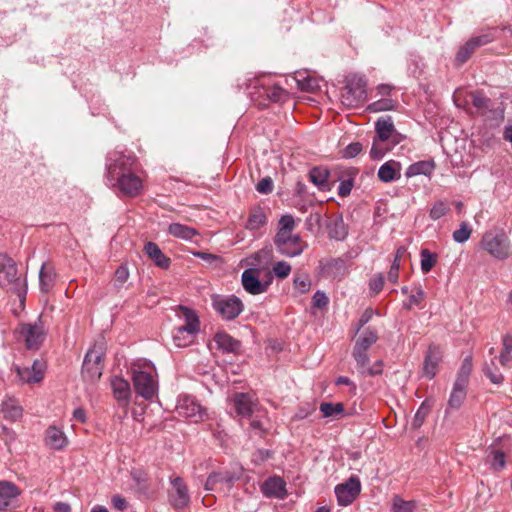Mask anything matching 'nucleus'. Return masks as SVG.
<instances>
[{
    "mask_svg": "<svg viewBox=\"0 0 512 512\" xmlns=\"http://www.w3.org/2000/svg\"><path fill=\"white\" fill-rule=\"evenodd\" d=\"M498 39V30L497 27L488 28L482 30L479 34L474 35L470 38V40L475 44L477 48L485 46L489 43Z\"/></svg>",
    "mask_w": 512,
    "mask_h": 512,
    "instance_id": "obj_34",
    "label": "nucleus"
},
{
    "mask_svg": "<svg viewBox=\"0 0 512 512\" xmlns=\"http://www.w3.org/2000/svg\"><path fill=\"white\" fill-rule=\"evenodd\" d=\"M377 175L384 183L396 181L401 177V164L397 161L389 160L380 166Z\"/></svg>",
    "mask_w": 512,
    "mask_h": 512,
    "instance_id": "obj_22",
    "label": "nucleus"
},
{
    "mask_svg": "<svg viewBox=\"0 0 512 512\" xmlns=\"http://www.w3.org/2000/svg\"><path fill=\"white\" fill-rule=\"evenodd\" d=\"M172 492L170 493V503L175 509H182L190 503L188 487L181 477H176L171 481Z\"/></svg>",
    "mask_w": 512,
    "mask_h": 512,
    "instance_id": "obj_15",
    "label": "nucleus"
},
{
    "mask_svg": "<svg viewBox=\"0 0 512 512\" xmlns=\"http://www.w3.org/2000/svg\"><path fill=\"white\" fill-rule=\"evenodd\" d=\"M471 102L479 115H486L493 110V102L483 91H475L470 94Z\"/></svg>",
    "mask_w": 512,
    "mask_h": 512,
    "instance_id": "obj_28",
    "label": "nucleus"
},
{
    "mask_svg": "<svg viewBox=\"0 0 512 512\" xmlns=\"http://www.w3.org/2000/svg\"><path fill=\"white\" fill-rule=\"evenodd\" d=\"M238 479L239 476L231 471L214 472L208 476L204 488L207 491H213L218 484H226L228 489H230Z\"/></svg>",
    "mask_w": 512,
    "mask_h": 512,
    "instance_id": "obj_19",
    "label": "nucleus"
},
{
    "mask_svg": "<svg viewBox=\"0 0 512 512\" xmlns=\"http://www.w3.org/2000/svg\"><path fill=\"white\" fill-rule=\"evenodd\" d=\"M442 349L434 344L428 347L423 363V375L428 379H432L438 372V365L442 360Z\"/></svg>",
    "mask_w": 512,
    "mask_h": 512,
    "instance_id": "obj_16",
    "label": "nucleus"
},
{
    "mask_svg": "<svg viewBox=\"0 0 512 512\" xmlns=\"http://www.w3.org/2000/svg\"><path fill=\"white\" fill-rule=\"evenodd\" d=\"M329 170L325 167H314L309 171V180L321 191H330Z\"/></svg>",
    "mask_w": 512,
    "mask_h": 512,
    "instance_id": "obj_26",
    "label": "nucleus"
},
{
    "mask_svg": "<svg viewBox=\"0 0 512 512\" xmlns=\"http://www.w3.org/2000/svg\"><path fill=\"white\" fill-rule=\"evenodd\" d=\"M168 232H169V234H171L177 238H181V239H185V240H190L197 234L195 229H193L189 226L180 224V223L170 224L168 227Z\"/></svg>",
    "mask_w": 512,
    "mask_h": 512,
    "instance_id": "obj_37",
    "label": "nucleus"
},
{
    "mask_svg": "<svg viewBox=\"0 0 512 512\" xmlns=\"http://www.w3.org/2000/svg\"><path fill=\"white\" fill-rule=\"evenodd\" d=\"M502 345L499 361L503 367H510L512 363V336L509 334L504 335Z\"/></svg>",
    "mask_w": 512,
    "mask_h": 512,
    "instance_id": "obj_38",
    "label": "nucleus"
},
{
    "mask_svg": "<svg viewBox=\"0 0 512 512\" xmlns=\"http://www.w3.org/2000/svg\"><path fill=\"white\" fill-rule=\"evenodd\" d=\"M129 277V271L126 265H121L115 271V283L116 285H123Z\"/></svg>",
    "mask_w": 512,
    "mask_h": 512,
    "instance_id": "obj_60",
    "label": "nucleus"
},
{
    "mask_svg": "<svg viewBox=\"0 0 512 512\" xmlns=\"http://www.w3.org/2000/svg\"><path fill=\"white\" fill-rule=\"evenodd\" d=\"M362 150L363 146L360 142H353L343 149L342 156L346 159L354 158L359 155Z\"/></svg>",
    "mask_w": 512,
    "mask_h": 512,
    "instance_id": "obj_53",
    "label": "nucleus"
},
{
    "mask_svg": "<svg viewBox=\"0 0 512 512\" xmlns=\"http://www.w3.org/2000/svg\"><path fill=\"white\" fill-rule=\"evenodd\" d=\"M195 336L196 334L190 332L186 335L185 328L176 327L173 330V340L175 345L178 347H187L193 342Z\"/></svg>",
    "mask_w": 512,
    "mask_h": 512,
    "instance_id": "obj_45",
    "label": "nucleus"
},
{
    "mask_svg": "<svg viewBox=\"0 0 512 512\" xmlns=\"http://www.w3.org/2000/svg\"><path fill=\"white\" fill-rule=\"evenodd\" d=\"M0 287L16 295L21 302L27 293L25 272L14 258H0Z\"/></svg>",
    "mask_w": 512,
    "mask_h": 512,
    "instance_id": "obj_3",
    "label": "nucleus"
},
{
    "mask_svg": "<svg viewBox=\"0 0 512 512\" xmlns=\"http://www.w3.org/2000/svg\"><path fill=\"white\" fill-rule=\"evenodd\" d=\"M294 286L300 293H306L309 291L311 286V281L309 276L307 275H297L294 278Z\"/></svg>",
    "mask_w": 512,
    "mask_h": 512,
    "instance_id": "obj_54",
    "label": "nucleus"
},
{
    "mask_svg": "<svg viewBox=\"0 0 512 512\" xmlns=\"http://www.w3.org/2000/svg\"><path fill=\"white\" fill-rule=\"evenodd\" d=\"M399 269H400L399 258H394V261L391 264V267H390V270H389L388 276H387L389 282L395 284L398 281Z\"/></svg>",
    "mask_w": 512,
    "mask_h": 512,
    "instance_id": "obj_61",
    "label": "nucleus"
},
{
    "mask_svg": "<svg viewBox=\"0 0 512 512\" xmlns=\"http://www.w3.org/2000/svg\"><path fill=\"white\" fill-rule=\"evenodd\" d=\"M392 144L389 142H382L375 138L370 150V157L372 160H381L385 154L392 148Z\"/></svg>",
    "mask_w": 512,
    "mask_h": 512,
    "instance_id": "obj_43",
    "label": "nucleus"
},
{
    "mask_svg": "<svg viewBox=\"0 0 512 512\" xmlns=\"http://www.w3.org/2000/svg\"><path fill=\"white\" fill-rule=\"evenodd\" d=\"M448 210H449V207L446 202L438 201L432 206V208L430 210V213H429L430 218L433 220H438V219L442 218L443 216H445L446 213L448 212Z\"/></svg>",
    "mask_w": 512,
    "mask_h": 512,
    "instance_id": "obj_52",
    "label": "nucleus"
},
{
    "mask_svg": "<svg viewBox=\"0 0 512 512\" xmlns=\"http://www.w3.org/2000/svg\"><path fill=\"white\" fill-rule=\"evenodd\" d=\"M478 48L475 46V44L469 39L467 40L462 46H460L456 56L455 61L457 65H462L473 55V53Z\"/></svg>",
    "mask_w": 512,
    "mask_h": 512,
    "instance_id": "obj_42",
    "label": "nucleus"
},
{
    "mask_svg": "<svg viewBox=\"0 0 512 512\" xmlns=\"http://www.w3.org/2000/svg\"><path fill=\"white\" fill-rule=\"evenodd\" d=\"M397 101L391 98H382L377 101L370 103L367 106V110L372 113L391 111L397 108Z\"/></svg>",
    "mask_w": 512,
    "mask_h": 512,
    "instance_id": "obj_40",
    "label": "nucleus"
},
{
    "mask_svg": "<svg viewBox=\"0 0 512 512\" xmlns=\"http://www.w3.org/2000/svg\"><path fill=\"white\" fill-rule=\"evenodd\" d=\"M14 370L22 384H36L44 379L46 364L44 361L36 359L31 367L16 365Z\"/></svg>",
    "mask_w": 512,
    "mask_h": 512,
    "instance_id": "obj_12",
    "label": "nucleus"
},
{
    "mask_svg": "<svg viewBox=\"0 0 512 512\" xmlns=\"http://www.w3.org/2000/svg\"><path fill=\"white\" fill-rule=\"evenodd\" d=\"M353 357L357 363V369L361 374H368L370 376L381 374L380 369L368 368L369 358L367 351L353 348Z\"/></svg>",
    "mask_w": 512,
    "mask_h": 512,
    "instance_id": "obj_29",
    "label": "nucleus"
},
{
    "mask_svg": "<svg viewBox=\"0 0 512 512\" xmlns=\"http://www.w3.org/2000/svg\"><path fill=\"white\" fill-rule=\"evenodd\" d=\"M176 412L179 416L190 419L192 422H200L206 416L205 409L194 397L184 395L178 399Z\"/></svg>",
    "mask_w": 512,
    "mask_h": 512,
    "instance_id": "obj_8",
    "label": "nucleus"
},
{
    "mask_svg": "<svg viewBox=\"0 0 512 512\" xmlns=\"http://www.w3.org/2000/svg\"><path fill=\"white\" fill-rule=\"evenodd\" d=\"M378 339L377 332L372 329H366L355 343L354 348L367 351Z\"/></svg>",
    "mask_w": 512,
    "mask_h": 512,
    "instance_id": "obj_41",
    "label": "nucleus"
},
{
    "mask_svg": "<svg viewBox=\"0 0 512 512\" xmlns=\"http://www.w3.org/2000/svg\"><path fill=\"white\" fill-rule=\"evenodd\" d=\"M55 278L56 271L54 266L50 262L44 263L39 273L42 290L45 292L49 291L54 284Z\"/></svg>",
    "mask_w": 512,
    "mask_h": 512,
    "instance_id": "obj_30",
    "label": "nucleus"
},
{
    "mask_svg": "<svg viewBox=\"0 0 512 512\" xmlns=\"http://www.w3.org/2000/svg\"><path fill=\"white\" fill-rule=\"evenodd\" d=\"M291 271V266L284 261L277 262L273 267V272L279 278H286Z\"/></svg>",
    "mask_w": 512,
    "mask_h": 512,
    "instance_id": "obj_58",
    "label": "nucleus"
},
{
    "mask_svg": "<svg viewBox=\"0 0 512 512\" xmlns=\"http://www.w3.org/2000/svg\"><path fill=\"white\" fill-rule=\"evenodd\" d=\"M20 494L16 485L11 482L0 481V511L12 506V503Z\"/></svg>",
    "mask_w": 512,
    "mask_h": 512,
    "instance_id": "obj_23",
    "label": "nucleus"
},
{
    "mask_svg": "<svg viewBox=\"0 0 512 512\" xmlns=\"http://www.w3.org/2000/svg\"><path fill=\"white\" fill-rule=\"evenodd\" d=\"M429 413H430V407L428 405H426L425 402H423L415 413V416L412 421V428H414V429L420 428L423 425V423Z\"/></svg>",
    "mask_w": 512,
    "mask_h": 512,
    "instance_id": "obj_51",
    "label": "nucleus"
},
{
    "mask_svg": "<svg viewBox=\"0 0 512 512\" xmlns=\"http://www.w3.org/2000/svg\"><path fill=\"white\" fill-rule=\"evenodd\" d=\"M294 79L297 83V88L301 91L312 92L318 87L317 81L314 78L304 77L302 74H299Z\"/></svg>",
    "mask_w": 512,
    "mask_h": 512,
    "instance_id": "obj_48",
    "label": "nucleus"
},
{
    "mask_svg": "<svg viewBox=\"0 0 512 512\" xmlns=\"http://www.w3.org/2000/svg\"><path fill=\"white\" fill-rule=\"evenodd\" d=\"M111 388L117 401H123L125 403L129 401L131 389L127 380L121 377H114L111 379Z\"/></svg>",
    "mask_w": 512,
    "mask_h": 512,
    "instance_id": "obj_27",
    "label": "nucleus"
},
{
    "mask_svg": "<svg viewBox=\"0 0 512 512\" xmlns=\"http://www.w3.org/2000/svg\"><path fill=\"white\" fill-rule=\"evenodd\" d=\"M508 245L509 239L502 230L486 232L482 238L483 249L494 256L503 253Z\"/></svg>",
    "mask_w": 512,
    "mask_h": 512,
    "instance_id": "obj_14",
    "label": "nucleus"
},
{
    "mask_svg": "<svg viewBox=\"0 0 512 512\" xmlns=\"http://www.w3.org/2000/svg\"><path fill=\"white\" fill-rule=\"evenodd\" d=\"M260 270L256 268L246 269L242 273L241 282L245 291L257 295L266 291L268 284L259 280Z\"/></svg>",
    "mask_w": 512,
    "mask_h": 512,
    "instance_id": "obj_17",
    "label": "nucleus"
},
{
    "mask_svg": "<svg viewBox=\"0 0 512 512\" xmlns=\"http://www.w3.org/2000/svg\"><path fill=\"white\" fill-rule=\"evenodd\" d=\"M376 138L382 142H389L392 146L397 145L402 140V135L395 129L391 116L380 117L375 122Z\"/></svg>",
    "mask_w": 512,
    "mask_h": 512,
    "instance_id": "obj_13",
    "label": "nucleus"
},
{
    "mask_svg": "<svg viewBox=\"0 0 512 512\" xmlns=\"http://www.w3.org/2000/svg\"><path fill=\"white\" fill-rule=\"evenodd\" d=\"M152 370L153 367L150 364H145L143 367L133 370L132 380L135 391L147 400L152 399L158 389V384Z\"/></svg>",
    "mask_w": 512,
    "mask_h": 512,
    "instance_id": "obj_6",
    "label": "nucleus"
},
{
    "mask_svg": "<svg viewBox=\"0 0 512 512\" xmlns=\"http://www.w3.org/2000/svg\"><path fill=\"white\" fill-rule=\"evenodd\" d=\"M214 309L227 320H233L243 311V303L236 296L213 298Z\"/></svg>",
    "mask_w": 512,
    "mask_h": 512,
    "instance_id": "obj_10",
    "label": "nucleus"
},
{
    "mask_svg": "<svg viewBox=\"0 0 512 512\" xmlns=\"http://www.w3.org/2000/svg\"><path fill=\"white\" fill-rule=\"evenodd\" d=\"M472 368V357L466 356L463 359L462 364L457 372L456 380L454 383L457 385L468 386Z\"/></svg>",
    "mask_w": 512,
    "mask_h": 512,
    "instance_id": "obj_36",
    "label": "nucleus"
},
{
    "mask_svg": "<svg viewBox=\"0 0 512 512\" xmlns=\"http://www.w3.org/2000/svg\"><path fill=\"white\" fill-rule=\"evenodd\" d=\"M144 251L147 256H163L158 245L153 242H147L144 245Z\"/></svg>",
    "mask_w": 512,
    "mask_h": 512,
    "instance_id": "obj_63",
    "label": "nucleus"
},
{
    "mask_svg": "<svg viewBox=\"0 0 512 512\" xmlns=\"http://www.w3.org/2000/svg\"><path fill=\"white\" fill-rule=\"evenodd\" d=\"M177 316L183 321V324L178 328H185L186 335L190 333L197 334L200 330V322L196 313L185 306H179L177 309Z\"/></svg>",
    "mask_w": 512,
    "mask_h": 512,
    "instance_id": "obj_18",
    "label": "nucleus"
},
{
    "mask_svg": "<svg viewBox=\"0 0 512 512\" xmlns=\"http://www.w3.org/2000/svg\"><path fill=\"white\" fill-rule=\"evenodd\" d=\"M214 341L217 347L224 352H236L240 348V342L225 332L217 333Z\"/></svg>",
    "mask_w": 512,
    "mask_h": 512,
    "instance_id": "obj_33",
    "label": "nucleus"
},
{
    "mask_svg": "<svg viewBox=\"0 0 512 512\" xmlns=\"http://www.w3.org/2000/svg\"><path fill=\"white\" fill-rule=\"evenodd\" d=\"M137 159L134 154L114 150L106 157V179L108 184L128 196H138L143 188L142 179L135 173Z\"/></svg>",
    "mask_w": 512,
    "mask_h": 512,
    "instance_id": "obj_1",
    "label": "nucleus"
},
{
    "mask_svg": "<svg viewBox=\"0 0 512 512\" xmlns=\"http://www.w3.org/2000/svg\"><path fill=\"white\" fill-rule=\"evenodd\" d=\"M46 445L54 450H61L68 444L65 433L55 426H50L45 432Z\"/></svg>",
    "mask_w": 512,
    "mask_h": 512,
    "instance_id": "obj_21",
    "label": "nucleus"
},
{
    "mask_svg": "<svg viewBox=\"0 0 512 512\" xmlns=\"http://www.w3.org/2000/svg\"><path fill=\"white\" fill-rule=\"evenodd\" d=\"M361 492V482L357 476H351L347 481L336 485L335 494L340 506L352 504Z\"/></svg>",
    "mask_w": 512,
    "mask_h": 512,
    "instance_id": "obj_9",
    "label": "nucleus"
},
{
    "mask_svg": "<svg viewBox=\"0 0 512 512\" xmlns=\"http://www.w3.org/2000/svg\"><path fill=\"white\" fill-rule=\"evenodd\" d=\"M435 169V163L432 160L419 161L411 164L406 170V177H413L417 175L429 176Z\"/></svg>",
    "mask_w": 512,
    "mask_h": 512,
    "instance_id": "obj_32",
    "label": "nucleus"
},
{
    "mask_svg": "<svg viewBox=\"0 0 512 512\" xmlns=\"http://www.w3.org/2000/svg\"><path fill=\"white\" fill-rule=\"evenodd\" d=\"M261 490L263 494L267 497H276L283 499L286 494L285 483L280 477H271L267 479L263 483Z\"/></svg>",
    "mask_w": 512,
    "mask_h": 512,
    "instance_id": "obj_24",
    "label": "nucleus"
},
{
    "mask_svg": "<svg viewBox=\"0 0 512 512\" xmlns=\"http://www.w3.org/2000/svg\"><path fill=\"white\" fill-rule=\"evenodd\" d=\"M437 258H422L421 269L423 273H428L436 264Z\"/></svg>",
    "mask_w": 512,
    "mask_h": 512,
    "instance_id": "obj_64",
    "label": "nucleus"
},
{
    "mask_svg": "<svg viewBox=\"0 0 512 512\" xmlns=\"http://www.w3.org/2000/svg\"><path fill=\"white\" fill-rule=\"evenodd\" d=\"M467 386L457 385L454 383L450 398L448 401L449 407L459 409L466 398Z\"/></svg>",
    "mask_w": 512,
    "mask_h": 512,
    "instance_id": "obj_39",
    "label": "nucleus"
},
{
    "mask_svg": "<svg viewBox=\"0 0 512 512\" xmlns=\"http://www.w3.org/2000/svg\"><path fill=\"white\" fill-rule=\"evenodd\" d=\"M356 175L355 170H350L346 178L341 179L340 184L338 186V195L340 197H347L350 195L352 188L354 186V177Z\"/></svg>",
    "mask_w": 512,
    "mask_h": 512,
    "instance_id": "obj_46",
    "label": "nucleus"
},
{
    "mask_svg": "<svg viewBox=\"0 0 512 512\" xmlns=\"http://www.w3.org/2000/svg\"><path fill=\"white\" fill-rule=\"evenodd\" d=\"M296 223L291 214L283 215L278 221L274 244L277 251L284 256H300L307 244L298 234H294Z\"/></svg>",
    "mask_w": 512,
    "mask_h": 512,
    "instance_id": "obj_2",
    "label": "nucleus"
},
{
    "mask_svg": "<svg viewBox=\"0 0 512 512\" xmlns=\"http://www.w3.org/2000/svg\"><path fill=\"white\" fill-rule=\"evenodd\" d=\"M329 236L336 240H344L348 234V229L341 216L332 218L328 224Z\"/></svg>",
    "mask_w": 512,
    "mask_h": 512,
    "instance_id": "obj_31",
    "label": "nucleus"
},
{
    "mask_svg": "<svg viewBox=\"0 0 512 512\" xmlns=\"http://www.w3.org/2000/svg\"><path fill=\"white\" fill-rule=\"evenodd\" d=\"M321 413L324 417H334L337 415H341L344 412V406L342 403H328L323 402L319 407Z\"/></svg>",
    "mask_w": 512,
    "mask_h": 512,
    "instance_id": "obj_47",
    "label": "nucleus"
},
{
    "mask_svg": "<svg viewBox=\"0 0 512 512\" xmlns=\"http://www.w3.org/2000/svg\"><path fill=\"white\" fill-rule=\"evenodd\" d=\"M492 467L495 470H501L505 466V454L502 451L499 450H492Z\"/></svg>",
    "mask_w": 512,
    "mask_h": 512,
    "instance_id": "obj_57",
    "label": "nucleus"
},
{
    "mask_svg": "<svg viewBox=\"0 0 512 512\" xmlns=\"http://www.w3.org/2000/svg\"><path fill=\"white\" fill-rule=\"evenodd\" d=\"M472 233L471 226L467 222H462L460 224V227L453 232V240L457 243H464L466 242Z\"/></svg>",
    "mask_w": 512,
    "mask_h": 512,
    "instance_id": "obj_49",
    "label": "nucleus"
},
{
    "mask_svg": "<svg viewBox=\"0 0 512 512\" xmlns=\"http://www.w3.org/2000/svg\"><path fill=\"white\" fill-rule=\"evenodd\" d=\"M498 39L504 40L508 45H512V23L502 28H497Z\"/></svg>",
    "mask_w": 512,
    "mask_h": 512,
    "instance_id": "obj_59",
    "label": "nucleus"
},
{
    "mask_svg": "<svg viewBox=\"0 0 512 512\" xmlns=\"http://www.w3.org/2000/svg\"><path fill=\"white\" fill-rule=\"evenodd\" d=\"M274 183L270 177L262 178L256 185L257 192L261 194H269L273 191Z\"/></svg>",
    "mask_w": 512,
    "mask_h": 512,
    "instance_id": "obj_55",
    "label": "nucleus"
},
{
    "mask_svg": "<svg viewBox=\"0 0 512 512\" xmlns=\"http://www.w3.org/2000/svg\"><path fill=\"white\" fill-rule=\"evenodd\" d=\"M233 402L237 414L243 417L251 416L256 407V401L247 393H236Z\"/></svg>",
    "mask_w": 512,
    "mask_h": 512,
    "instance_id": "obj_20",
    "label": "nucleus"
},
{
    "mask_svg": "<svg viewBox=\"0 0 512 512\" xmlns=\"http://www.w3.org/2000/svg\"><path fill=\"white\" fill-rule=\"evenodd\" d=\"M267 224V213L264 208L257 206L250 210L245 227L255 232Z\"/></svg>",
    "mask_w": 512,
    "mask_h": 512,
    "instance_id": "obj_25",
    "label": "nucleus"
},
{
    "mask_svg": "<svg viewBox=\"0 0 512 512\" xmlns=\"http://www.w3.org/2000/svg\"><path fill=\"white\" fill-rule=\"evenodd\" d=\"M17 332L24 339L28 349L37 350L45 338L44 328L39 323H22L18 326Z\"/></svg>",
    "mask_w": 512,
    "mask_h": 512,
    "instance_id": "obj_11",
    "label": "nucleus"
},
{
    "mask_svg": "<svg viewBox=\"0 0 512 512\" xmlns=\"http://www.w3.org/2000/svg\"><path fill=\"white\" fill-rule=\"evenodd\" d=\"M417 504L415 501H406L399 495H394L392 498V511L393 512H414Z\"/></svg>",
    "mask_w": 512,
    "mask_h": 512,
    "instance_id": "obj_44",
    "label": "nucleus"
},
{
    "mask_svg": "<svg viewBox=\"0 0 512 512\" xmlns=\"http://www.w3.org/2000/svg\"><path fill=\"white\" fill-rule=\"evenodd\" d=\"M252 85L255 91H250L249 95L253 100L264 97L271 102H282L288 95L287 92L277 84L267 85L258 79L252 81V83L249 84L247 88L250 89Z\"/></svg>",
    "mask_w": 512,
    "mask_h": 512,
    "instance_id": "obj_7",
    "label": "nucleus"
},
{
    "mask_svg": "<svg viewBox=\"0 0 512 512\" xmlns=\"http://www.w3.org/2000/svg\"><path fill=\"white\" fill-rule=\"evenodd\" d=\"M384 286V277L381 273L374 275L369 281V288L373 294H378L381 292Z\"/></svg>",
    "mask_w": 512,
    "mask_h": 512,
    "instance_id": "obj_56",
    "label": "nucleus"
},
{
    "mask_svg": "<svg viewBox=\"0 0 512 512\" xmlns=\"http://www.w3.org/2000/svg\"><path fill=\"white\" fill-rule=\"evenodd\" d=\"M366 80L363 76L349 74L345 77V85L341 91V103L347 108L362 105L367 98Z\"/></svg>",
    "mask_w": 512,
    "mask_h": 512,
    "instance_id": "obj_5",
    "label": "nucleus"
},
{
    "mask_svg": "<svg viewBox=\"0 0 512 512\" xmlns=\"http://www.w3.org/2000/svg\"><path fill=\"white\" fill-rule=\"evenodd\" d=\"M105 351V340L100 337L85 355L82 365V376L85 381L95 383L101 378L104 369Z\"/></svg>",
    "mask_w": 512,
    "mask_h": 512,
    "instance_id": "obj_4",
    "label": "nucleus"
},
{
    "mask_svg": "<svg viewBox=\"0 0 512 512\" xmlns=\"http://www.w3.org/2000/svg\"><path fill=\"white\" fill-rule=\"evenodd\" d=\"M483 371L493 384H501L504 380L503 375L495 366L494 360H492L490 364H485Z\"/></svg>",
    "mask_w": 512,
    "mask_h": 512,
    "instance_id": "obj_50",
    "label": "nucleus"
},
{
    "mask_svg": "<svg viewBox=\"0 0 512 512\" xmlns=\"http://www.w3.org/2000/svg\"><path fill=\"white\" fill-rule=\"evenodd\" d=\"M322 273L327 277H338L343 274L344 263L342 258H332L327 263L321 262Z\"/></svg>",
    "mask_w": 512,
    "mask_h": 512,
    "instance_id": "obj_35",
    "label": "nucleus"
},
{
    "mask_svg": "<svg viewBox=\"0 0 512 512\" xmlns=\"http://www.w3.org/2000/svg\"><path fill=\"white\" fill-rule=\"evenodd\" d=\"M313 306L319 309L326 307L329 303V299L326 294L322 291H317L313 296Z\"/></svg>",
    "mask_w": 512,
    "mask_h": 512,
    "instance_id": "obj_62",
    "label": "nucleus"
}]
</instances>
